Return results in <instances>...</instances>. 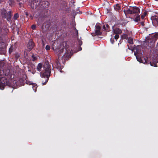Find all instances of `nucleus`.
I'll return each mask as SVG.
<instances>
[{
	"instance_id": "obj_1",
	"label": "nucleus",
	"mask_w": 158,
	"mask_h": 158,
	"mask_svg": "<svg viewBox=\"0 0 158 158\" xmlns=\"http://www.w3.org/2000/svg\"><path fill=\"white\" fill-rule=\"evenodd\" d=\"M49 5V2L47 1H42L40 2L39 6V13L38 15L39 16L37 23L38 24H40L44 20V19L46 18L48 16V11L46 9L47 8Z\"/></svg>"
},
{
	"instance_id": "obj_2",
	"label": "nucleus",
	"mask_w": 158,
	"mask_h": 158,
	"mask_svg": "<svg viewBox=\"0 0 158 158\" xmlns=\"http://www.w3.org/2000/svg\"><path fill=\"white\" fill-rule=\"evenodd\" d=\"M43 70L40 73V75L41 77L45 78V80L42 79L43 85H45L48 82L49 77L51 74L52 67L51 64L48 61H46L43 65Z\"/></svg>"
},
{
	"instance_id": "obj_3",
	"label": "nucleus",
	"mask_w": 158,
	"mask_h": 158,
	"mask_svg": "<svg viewBox=\"0 0 158 158\" xmlns=\"http://www.w3.org/2000/svg\"><path fill=\"white\" fill-rule=\"evenodd\" d=\"M6 77H1L0 78V89H3L6 85L10 86V80L12 78V75L10 73L8 75H5Z\"/></svg>"
},
{
	"instance_id": "obj_4",
	"label": "nucleus",
	"mask_w": 158,
	"mask_h": 158,
	"mask_svg": "<svg viewBox=\"0 0 158 158\" xmlns=\"http://www.w3.org/2000/svg\"><path fill=\"white\" fill-rule=\"evenodd\" d=\"M140 11V9L136 6L131 7L130 9L127 8V10H123L125 15L135 14L136 15L139 14Z\"/></svg>"
},
{
	"instance_id": "obj_5",
	"label": "nucleus",
	"mask_w": 158,
	"mask_h": 158,
	"mask_svg": "<svg viewBox=\"0 0 158 158\" xmlns=\"http://www.w3.org/2000/svg\"><path fill=\"white\" fill-rule=\"evenodd\" d=\"M101 24H96L95 26V33H92L93 36L96 35H101L102 33L101 29Z\"/></svg>"
},
{
	"instance_id": "obj_6",
	"label": "nucleus",
	"mask_w": 158,
	"mask_h": 158,
	"mask_svg": "<svg viewBox=\"0 0 158 158\" xmlns=\"http://www.w3.org/2000/svg\"><path fill=\"white\" fill-rule=\"evenodd\" d=\"M42 0H32L30 2V6L33 9L37 8L39 10L40 2Z\"/></svg>"
},
{
	"instance_id": "obj_7",
	"label": "nucleus",
	"mask_w": 158,
	"mask_h": 158,
	"mask_svg": "<svg viewBox=\"0 0 158 158\" xmlns=\"http://www.w3.org/2000/svg\"><path fill=\"white\" fill-rule=\"evenodd\" d=\"M10 73V70L8 69H4L3 70L0 67V78L3 75H8Z\"/></svg>"
},
{
	"instance_id": "obj_8",
	"label": "nucleus",
	"mask_w": 158,
	"mask_h": 158,
	"mask_svg": "<svg viewBox=\"0 0 158 158\" xmlns=\"http://www.w3.org/2000/svg\"><path fill=\"white\" fill-rule=\"evenodd\" d=\"M35 46V44L32 40H30L28 43L27 47L28 50L30 51L32 48H33Z\"/></svg>"
},
{
	"instance_id": "obj_9",
	"label": "nucleus",
	"mask_w": 158,
	"mask_h": 158,
	"mask_svg": "<svg viewBox=\"0 0 158 158\" xmlns=\"http://www.w3.org/2000/svg\"><path fill=\"white\" fill-rule=\"evenodd\" d=\"M62 44L63 45V46L64 47V48L63 49H61L59 53V54H61V53H62L64 51V49H65L66 51V52L67 49V48H69V45H67V42H63L62 43Z\"/></svg>"
},
{
	"instance_id": "obj_10",
	"label": "nucleus",
	"mask_w": 158,
	"mask_h": 158,
	"mask_svg": "<svg viewBox=\"0 0 158 158\" xmlns=\"http://www.w3.org/2000/svg\"><path fill=\"white\" fill-rule=\"evenodd\" d=\"M152 22L155 26L158 25V16H155L152 17Z\"/></svg>"
},
{
	"instance_id": "obj_11",
	"label": "nucleus",
	"mask_w": 158,
	"mask_h": 158,
	"mask_svg": "<svg viewBox=\"0 0 158 158\" xmlns=\"http://www.w3.org/2000/svg\"><path fill=\"white\" fill-rule=\"evenodd\" d=\"M49 26L48 24H47L45 23H44L41 27L43 31L45 32L48 30V29Z\"/></svg>"
},
{
	"instance_id": "obj_12",
	"label": "nucleus",
	"mask_w": 158,
	"mask_h": 158,
	"mask_svg": "<svg viewBox=\"0 0 158 158\" xmlns=\"http://www.w3.org/2000/svg\"><path fill=\"white\" fill-rule=\"evenodd\" d=\"M55 66L57 69H59L60 72H62V68L60 63L58 60H56V61Z\"/></svg>"
},
{
	"instance_id": "obj_13",
	"label": "nucleus",
	"mask_w": 158,
	"mask_h": 158,
	"mask_svg": "<svg viewBox=\"0 0 158 158\" xmlns=\"http://www.w3.org/2000/svg\"><path fill=\"white\" fill-rule=\"evenodd\" d=\"M12 14V13L11 11H9L7 13L6 18L8 21H9L11 20Z\"/></svg>"
},
{
	"instance_id": "obj_14",
	"label": "nucleus",
	"mask_w": 158,
	"mask_h": 158,
	"mask_svg": "<svg viewBox=\"0 0 158 158\" xmlns=\"http://www.w3.org/2000/svg\"><path fill=\"white\" fill-rule=\"evenodd\" d=\"M114 34H119L122 33V31L118 28H115L113 30Z\"/></svg>"
},
{
	"instance_id": "obj_15",
	"label": "nucleus",
	"mask_w": 158,
	"mask_h": 158,
	"mask_svg": "<svg viewBox=\"0 0 158 158\" xmlns=\"http://www.w3.org/2000/svg\"><path fill=\"white\" fill-rule=\"evenodd\" d=\"M151 37L152 38V41L155 42L158 38V33H156L153 34Z\"/></svg>"
},
{
	"instance_id": "obj_16",
	"label": "nucleus",
	"mask_w": 158,
	"mask_h": 158,
	"mask_svg": "<svg viewBox=\"0 0 158 158\" xmlns=\"http://www.w3.org/2000/svg\"><path fill=\"white\" fill-rule=\"evenodd\" d=\"M43 64L41 63H39L37 66V70L39 72H40L41 71L42 67H43Z\"/></svg>"
},
{
	"instance_id": "obj_17",
	"label": "nucleus",
	"mask_w": 158,
	"mask_h": 158,
	"mask_svg": "<svg viewBox=\"0 0 158 158\" xmlns=\"http://www.w3.org/2000/svg\"><path fill=\"white\" fill-rule=\"evenodd\" d=\"M114 8L116 11H118L121 9V6L119 4H117L114 6Z\"/></svg>"
},
{
	"instance_id": "obj_18",
	"label": "nucleus",
	"mask_w": 158,
	"mask_h": 158,
	"mask_svg": "<svg viewBox=\"0 0 158 158\" xmlns=\"http://www.w3.org/2000/svg\"><path fill=\"white\" fill-rule=\"evenodd\" d=\"M7 11L6 10L4 9L2 10L1 14L3 18H6V15L7 14Z\"/></svg>"
},
{
	"instance_id": "obj_19",
	"label": "nucleus",
	"mask_w": 158,
	"mask_h": 158,
	"mask_svg": "<svg viewBox=\"0 0 158 158\" xmlns=\"http://www.w3.org/2000/svg\"><path fill=\"white\" fill-rule=\"evenodd\" d=\"M8 3L9 6L11 7L13 6L14 5L15 2L14 0H9Z\"/></svg>"
},
{
	"instance_id": "obj_20",
	"label": "nucleus",
	"mask_w": 158,
	"mask_h": 158,
	"mask_svg": "<svg viewBox=\"0 0 158 158\" xmlns=\"http://www.w3.org/2000/svg\"><path fill=\"white\" fill-rule=\"evenodd\" d=\"M136 58L138 61H139L140 63H143L142 60L141 59V57L139 55H137L136 56Z\"/></svg>"
},
{
	"instance_id": "obj_21",
	"label": "nucleus",
	"mask_w": 158,
	"mask_h": 158,
	"mask_svg": "<svg viewBox=\"0 0 158 158\" xmlns=\"http://www.w3.org/2000/svg\"><path fill=\"white\" fill-rule=\"evenodd\" d=\"M32 88L33 90L35 92L36 91V89L37 87V84H32Z\"/></svg>"
},
{
	"instance_id": "obj_22",
	"label": "nucleus",
	"mask_w": 158,
	"mask_h": 158,
	"mask_svg": "<svg viewBox=\"0 0 158 158\" xmlns=\"http://www.w3.org/2000/svg\"><path fill=\"white\" fill-rule=\"evenodd\" d=\"M128 42L131 44H133V39L131 37H129L128 40Z\"/></svg>"
},
{
	"instance_id": "obj_23",
	"label": "nucleus",
	"mask_w": 158,
	"mask_h": 158,
	"mask_svg": "<svg viewBox=\"0 0 158 158\" xmlns=\"http://www.w3.org/2000/svg\"><path fill=\"white\" fill-rule=\"evenodd\" d=\"M19 17V15L18 13H15L14 16L13 18L14 19H17Z\"/></svg>"
},
{
	"instance_id": "obj_24",
	"label": "nucleus",
	"mask_w": 158,
	"mask_h": 158,
	"mask_svg": "<svg viewBox=\"0 0 158 158\" xmlns=\"http://www.w3.org/2000/svg\"><path fill=\"white\" fill-rule=\"evenodd\" d=\"M140 20V17L139 16H136L134 19V21L136 22H138Z\"/></svg>"
},
{
	"instance_id": "obj_25",
	"label": "nucleus",
	"mask_w": 158,
	"mask_h": 158,
	"mask_svg": "<svg viewBox=\"0 0 158 158\" xmlns=\"http://www.w3.org/2000/svg\"><path fill=\"white\" fill-rule=\"evenodd\" d=\"M106 31H110V27L108 24H106Z\"/></svg>"
},
{
	"instance_id": "obj_26",
	"label": "nucleus",
	"mask_w": 158,
	"mask_h": 158,
	"mask_svg": "<svg viewBox=\"0 0 158 158\" xmlns=\"http://www.w3.org/2000/svg\"><path fill=\"white\" fill-rule=\"evenodd\" d=\"M147 12H144L143 14L141 15V18L142 19H143L144 18L145 16L147 14Z\"/></svg>"
},
{
	"instance_id": "obj_27",
	"label": "nucleus",
	"mask_w": 158,
	"mask_h": 158,
	"mask_svg": "<svg viewBox=\"0 0 158 158\" xmlns=\"http://www.w3.org/2000/svg\"><path fill=\"white\" fill-rule=\"evenodd\" d=\"M115 35L114 36V38L116 40H117L119 37V34H115Z\"/></svg>"
},
{
	"instance_id": "obj_28",
	"label": "nucleus",
	"mask_w": 158,
	"mask_h": 158,
	"mask_svg": "<svg viewBox=\"0 0 158 158\" xmlns=\"http://www.w3.org/2000/svg\"><path fill=\"white\" fill-rule=\"evenodd\" d=\"M36 28V26L35 25L33 24L31 26V28L33 30H35Z\"/></svg>"
},
{
	"instance_id": "obj_29",
	"label": "nucleus",
	"mask_w": 158,
	"mask_h": 158,
	"mask_svg": "<svg viewBox=\"0 0 158 158\" xmlns=\"http://www.w3.org/2000/svg\"><path fill=\"white\" fill-rule=\"evenodd\" d=\"M45 49L47 50H49L50 49V47L49 45H47L45 47Z\"/></svg>"
},
{
	"instance_id": "obj_30",
	"label": "nucleus",
	"mask_w": 158,
	"mask_h": 158,
	"mask_svg": "<svg viewBox=\"0 0 158 158\" xmlns=\"http://www.w3.org/2000/svg\"><path fill=\"white\" fill-rule=\"evenodd\" d=\"M2 37L1 36H0V45H2V43H3L2 42Z\"/></svg>"
},
{
	"instance_id": "obj_31",
	"label": "nucleus",
	"mask_w": 158,
	"mask_h": 158,
	"mask_svg": "<svg viewBox=\"0 0 158 158\" xmlns=\"http://www.w3.org/2000/svg\"><path fill=\"white\" fill-rule=\"evenodd\" d=\"M140 25H141L142 26H143L144 25V21H142L139 23Z\"/></svg>"
},
{
	"instance_id": "obj_32",
	"label": "nucleus",
	"mask_w": 158,
	"mask_h": 158,
	"mask_svg": "<svg viewBox=\"0 0 158 158\" xmlns=\"http://www.w3.org/2000/svg\"><path fill=\"white\" fill-rule=\"evenodd\" d=\"M110 41L112 44H113L114 43V39L113 38H110Z\"/></svg>"
},
{
	"instance_id": "obj_33",
	"label": "nucleus",
	"mask_w": 158,
	"mask_h": 158,
	"mask_svg": "<svg viewBox=\"0 0 158 158\" xmlns=\"http://www.w3.org/2000/svg\"><path fill=\"white\" fill-rule=\"evenodd\" d=\"M32 61H34L36 60V57L34 56V55H32Z\"/></svg>"
},
{
	"instance_id": "obj_34",
	"label": "nucleus",
	"mask_w": 158,
	"mask_h": 158,
	"mask_svg": "<svg viewBox=\"0 0 158 158\" xmlns=\"http://www.w3.org/2000/svg\"><path fill=\"white\" fill-rule=\"evenodd\" d=\"M150 64L152 66H154L156 67H157V65L156 64H152L151 62H150Z\"/></svg>"
},
{
	"instance_id": "obj_35",
	"label": "nucleus",
	"mask_w": 158,
	"mask_h": 158,
	"mask_svg": "<svg viewBox=\"0 0 158 158\" xmlns=\"http://www.w3.org/2000/svg\"><path fill=\"white\" fill-rule=\"evenodd\" d=\"M74 29L75 30L76 33L77 34V35H78V30H77L76 28H74Z\"/></svg>"
},
{
	"instance_id": "obj_36",
	"label": "nucleus",
	"mask_w": 158,
	"mask_h": 158,
	"mask_svg": "<svg viewBox=\"0 0 158 158\" xmlns=\"http://www.w3.org/2000/svg\"><path fill=\"white\" fill-rule=\"evenodd\" d=\"M102 28L104 29L105 31H106V27L105 25H103L102 26Z\"/></svg>"
},
{
	"instance_id": "obj_37",
	"label": "nucleus",
	"mask_w": 158,
	"mask_h": 158,
	"mask_svg": "<svg viewBox=\"0 0 158 158\" xmlns=\"http://www.w3.org/2000/svg\"><path fill=\"white\" fill-rule=\"evenodd\" d=\"M147 59L148 58L147 57H146V58H144V61L145 63L147 62Z\"/></svg>"
},
{
	"instance_id": "obj_38",
	"label": "nucleus",
	"mask_w": 158,
	"mask_h": 158,
	"mask_svg": "<svg viewBox=\"0 0 158 158\" xmlns=\"http://www.w3.org/2000/svg\"><path fill=\"white\" fill-rule=\"evenodd\" d=\"M138 52H134V55L136 56L137 55H138Z\"/></svg>"
},
{
	"instance_id": "obj_39",
	"label": "nucleus",
	"mask_w": 158,
	"mask_h": 158,
	"mask_svg": "<svg viewBox=\"0 0 158 158\" xmlns=\"http://www.w3.org/2000/svg\"><path fill=\"white\" fill-rule=\"evenodd\" d=\"M9 53H11V52H12V50H11L10 49V48L9 49Z\"/></svg>"
},
{
	"instance_id": "obj_40",
	"label": "nucleus",
	"mask_w": 158,
	"mask_h": 158,
	"mask_svg": "<svg viewBox=\"0 0 158 158\" xmlns=\"http://www.w3.org/2000/svg\"><path fill=\"white\" fill-rule=\"evenodd\" d=\"M42 44L43 45H44V42L43 40H42Z\"/></svg>"
},
{
	"instance_id": "obj_41",
	"label": "nucleus",
	"mask_w": 158,
	"mask_h": 158,
	"mask_svg": "<svg viewBox=\"0 0 158 158\" xmlns=\"http://www.w3.org/2000/svg\"><path fill=\"white\" fill-rule=\"evenodd\" d=\"M79 44L81 45L82 44V41H79Z\"/></svg>"
},
{
	"instance_id": "obj_42",
	"label": "nucleus",
	"mask_w": 158,
	"mask_h": 158,
	"mask_svg": "<svg viewBox=\"0 0 158 158\" xmlns=\"http://www.w3.org/2000/svg\"><path fill=\"white\" fill-rule=\"evenodd\" d=\"M2 29L1 27H0V33L2 32Z\"/></svg>"
},
{
	"instance_id": "obj_43",
	"label": "nucleus",
	"mask_w": 158,
	"mask_h": 158,
	"mask_svg": "<svg viewBox=\"0 0 158 158\" xmlns=\"http://www.w3.org/2000/svg\"><path fill=\"white\" fill-rule=\"evenodd\" d=\"M63 24H65H65H66V23L65 21H64V22H63Z\"/></svg>"
},
{
	"instance_id": "obj_44",
	"label": "nucleus",
	"mask_w": 158,
	"mask_h": 158,
	"mask_svg": "<svg viewBox=\"0 0 158 158\" xmlns=\"http://www.w3.org/2000/svg\"><path fill=\"white\" fill-rule=\"evenodd\" d=\"M127 46H128V48L129 49L131 50V48H130V47H129V45H127Z\"/></svg>"
},
{
	"instance_id": "obj_45",
	"label": "nucleus",
	"mask_w": 158,
	"mask_h": 158,
	"mask_svg": "<svg viewBox=\"0 0 158 158\" xmlns=\"http://www.w3.org/2000/svg\"><path fill=\"white\" fill-rule=\"evenodd\" d=\"M21 4H22L21 3H19V5L20 6V7L21 6Z\"/></svg>"
},
{
	"instance_id": "obj_46",
	"label": "nucleus",
	"mask_w": 158,
	"mask_h": 158,
	"mask_svg": "<svg viewBox=\"0 0 158 158\" xmlns=\"http://www.w3.org/2000/svg\"><path fill=\"white\" fill-rule=\"evenodd\" d=\"M82 50V48L81 47H80L79 48V50Z\"/></svg>"
},
{
	"instance_id": "obj_47",
	"label": "nucleus",
	"mask_w": 158,
	"mask_h": 158,
	"mask_svg": "<svg viewBox=\"0 0 158 158\" xmlns=\"http://www.w3.org/2000/svg\"><path fill=\"white\" fill-rule=\"evenodd\" d=\"M2 50V49L0 47V51H1Z\"/></svg>"
},
{
	"instance_id": "obj_48",
	"label": "nucleus",
	"mask_w": 158,
	"mask_h": 158,
	"mask_svg": "<svg viewBox=\"0 0 158 158\" xmlns=\"http://www.w3.org/2000/svg\"><path fill=\"white\" fill-rule=\"evenodd\" d=\"M124 36H125V37H124V38L126 39L127 36L126 35H124Z\"/></svg>"
},
{
	"instance_id": "obj_49",
	"label": "nucleus",
	"mask_w": 158,
	"mask_h": 158,
	"mask_svg": "<svg viewBox=\"0 0 158 158\" xmlns=\"http://www.w3.org/2000/svg\"><path fill=\"white\" fill-rule=\"evenodd\" d=\"M17 1L18 2H19L20 1V0H17Z\"/></svg>"
},
{
	"instance_id": "obj_50",
	"label": "nucleus",
	"mask_w": 158,
	"mask_h": 158,
	"mask_svg": "<svg viewBox=\"0 0 158 158\" xmlns=\"http://www.w3.org/2000/svg\"><path fill=\"white\" fill-rule=\"evenodd\" d=\"M158 47V43H157V45H156Z\"/></svg>"
},
{
	"instance_id": "obj_51",
	"label": "nucleus",
	"mask_w": 158,
	"mask_h": 158,
	"mask_svg": "<svg viewBox=\"0 0 158 158\" xmlns=\"http://www.w3.org/2000/svg\"><path fill=\"white\" fill-rule=\"evenodd\" d=\"M151 41H152V40H151ZM152 42H154V41H152Z\"/></svg>"
},
{
	"instance_id": "obj_52",
	"label": "nucleus",
	"mask_w": 158,
	"mask_h": 158,
	"mask_svg": "<svg viewBox=\"0 0 158 158\" xmlns=\"http://www.w3.org/2000/svg\"><path fill=\"white\" fill-rule=\"evenodd\" d=\"M64 54H65V53H64V55H63V56H64Z\"/></svg>"
},
{
	"instance_id": "obj_53",
	"label": "nucleus",
	"mask_w": 158,
	"mask_h": 158,
	"mask_svg": "<svg viewBox=\"0 0 158 158\" xmlns=\"http://www.w3.org/2000/svg\"><path fill=\"white\" fill-rule=\"evenodd\" d=\"M33 73V74H34V72H33V73Z\"/></svg>"
},
{
	"instance_id": "obj_54",
	"label": "nucleus",
	"mask_w": 158,
	"mask_h": 158,
	"mask_svg": "<svg viewBox=\"0 0 158 158\" xmlns=\"http://www.w3.org/2000/svg\"><path fill=\"white\" fill-rule=\"evenodd\" d=\"M59 54L60 55V54H58V55H59Z\"/></svg>"
}]
</instances>
